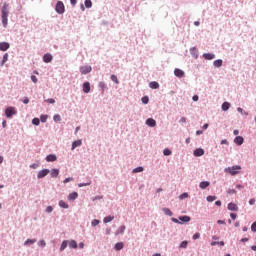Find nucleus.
<instances>
[{
    "label": "nucleus",
    "mask_w": 256,
    "mask_h": 256,
    "mask_svg": "<svg viewBox=\"0 0 256 256\" xmlns=\"http://www.w3.org/2000/svg\"><path fill=\"white\" fill-rule=\"evenodd\" d=\"M7 61H9V54H8V53H5V54L3 55V59H2L1 65H2V66L5 65V63H7Z\"/></svg>",
    "instance_id": "27"
},
{
    "label": "nucleus",
    "mask_w": 256,
    "mask_h": 256,
    "mask_svg": "<svg viewBox=\"0 0 256 256\" xmlns=\"http://www.w3.org/2000/svg\"><path fill=\"white\" fill-rule=\"evenodd\" d=\"M32 123H33V125H39L41 123V120H39V118H34L32 120Z\"/></svg>",
    "instance_id": "43"
},
{
    "label": "nucleus",
    "mask_w": 256,
    "mask_h": 256,
    "mask_svg": "<svg viewBox=\"0 0 256 256\" xmlns=\"http://www.w3.org/2000/svg\"><path fill=\"white\" fill-rule=\"evenodd\" d=\"M243 142H244V139H243V137H241V136H237V137L234 139V143H236V145H241Z\"/></svg>",
    "instance_id": "20"
},
{
    "label": "nucleus",
    "mask_w": 256,
    "mask_h": 256,
    "mask_svg": "<svg viewBox=\"0 0 256 256\" xmlns=\"http://www.w3.org/2000/svg\"><path fill=\"white\" fill-rule=\"evenodd\" d=\"M47 119H48V116H47V115H41V116H40V121H41L42 123H47Z\"/></svg>",
    "instance_id": "40"
},
{
    "label": "nucleus",
    "mask_w": 256,
    "mask_h": 256,
    "mask_svg": "<svg viewBox=\"0 0 256 256\" xmlns=\"http://www.w3.org/2000/svg\"><path fill=\"white\" fill-rule=\"evenodd\" d=\"M39 245H40V247H45V245H46L45 240H40Z\"/></svg>",
    "instance_id": "53"
},
{
    "label": "nucleus",
    "mask_w": 256,
    "mask_h": 256,
    "mask_svg": "<svg viewBox=\"0 0 256 256\" xmlns=\"http://www.w3.org/2000/svg\"><path fill=\"white\" fill-rule=\"evenodd\" d=\"M203 57H204V59L211 61V60L215 59V54L205 53V54H203Z\"/></svg>",
    "instance_id": "17"
},
{
    "label": "nucleus",
    "mask_w": 256,
    "mask_h": 256,
    "mask_svg": "<svg viewBox=\"0 0 256 256\" xmlns=\"http://www.w3.org/2000/svg\"><path fill=\"white\" fill-rule=\"evenodd\" d=\"M215 205H217V207H221V201L220 200L216 201Z\"/></svg>",
    "instance_id": "62"
},
{
    "label": "nucleus",
    "mask_w": 256,
    "mask_h": 256,
    "mask_svg": "<svg viewBox=\"0 0 256 256\" xmlns=\"http://www.w3.org/2000/svg\"><path fill=\"white\" fill-rule=\"evenodd\" d=\"M228 210L229 211H239V207L235 203H229L228 204Z\"/></svg>",
    "instance_id": "16"
},
{
    "label": "nucleus",
    "mask_w": 256,
    "mask_h": 256,
    "mask_svg": "<svg viewBox=\"0 0 256 256\" xmlns=\"http://www.w3.org/2000/svg\"><path fill=\"white\" fill-rule=\"evenodd\" d=\"M229 107H231V104L229 102H224L222 104V111H229Z\"/></svg>",
    "instance_id": "24"
},
{
    "label": "nucleus",
    "mask_w": 256,
    "mask_h": 256,
    "mask_svg": "<svg viewBox=\"0 0 256 256\" xmlns=\"http://www.w3.org/2000/svg\"><path fill=\"white\" fill-rule=\"evenodd\" d=\"M51 177H59V169H52L51 171Z\"/></svg>",
    "instance_id": "28"
},
{
    "label": "nucleus",
    "mask_w": 256,
    "mask_h": 256,
    "mask_svg": "<svg viewBox=\"0 0 256 256\" xmlns=\"http://www.w3.org/2000/svg\"><path fill=\"white\" fill-rule=\"evenodd\" d=\"M55 9L56 13H59L60 15H63V13H65V5L61 1L57 2Z\"/></svg>",
    "instance_id": "5"
},
{
    "label": "nucleus",
    "mask_w": 256,
    "mask_h": 256,
    "mask_svg": "<svg viewBox=\"0 0 256 256\" xmlns=\"http://www.w3.org/2000/svg\"><path fill=\"white\" fill-rule=\"evenodd\" d=\"M50 171L49 169H43L41 171L38 172V179H43V177H47V175H49Z\"/></svg>",
    "instance_id": "7"
},
{
    "label": "nucleus",
    "mask_w": 256,
    "mask_h": 256,
    "mask_svg": "<svg viewBox=\"0 0 256 256\" xmlns=\"http://www.w3.org/2000/svg\"><path fill=\"white\" fill-rule=\"evenodd\" d=\"M5 115L8 119H11V117H13V115H17V110H15V107H8L5 110Z\"/></svg>",
    "instance_id": "4"
},
{
    "label": "nucleus",
    "mask_w": 256,
    "mask_h": 256,
    "mask_svg": "<svg viewBox=\"0 0 256 256\" xmlns=\"http://www.w3.org/2000/svg\"><path fill=\"white\" fill-rule=\"evenodd\" d=\"M144 169L143 167L139 166L137 168H135L132 173H143Z\"/></svg>",
    "instance_id": "35"
},
{
    "label": "nucleus",
    "mask_w": 256,
    "mask_h": 256,
    "mask_svg": "<svg viewBox=\"0 0 256 256\" xmlns=\"http://www.w3.org/2000/svg\"><path fill=\"white\" fill-rule=\"evenodd\" d=\"M196 135H203V131L202 130H197Z\"/></svg>",
    "instance_id": "63"
},
{
    "label": "nucleus",
    "mask_w": 256,
    "mask_h": 256,
    "mask_svg": "<svg viewBox=\"0 0 256 256\" xmlns=\"http://www.w3.org/2000/svg\"><path fill=\"white\" fill-rule=\"evenodd\" d=\"M9 4L4 3L1 13H2V25L3 27H7L8 25V17H9Z\"/></svg>",
    "instance_id": "1"
},
{
    "label": "nucleus",
    "mask_w": 256,
    "mask_h": 256,
    "mask_svg": "<svg viewBox=\"0 0 256 256\" xmlns=\"http://www.w3.org/2000/svg\"><path fill=\"white\" fill-rule=\"evenodd\" d=\"M82 89L84 93H89L91 91V83L84 82L82 85Z\"/></svg>",
    "instance_id": "8"
},
{
    "label": "nucleus",
    "mask_w": 256,
    "mask_h": 256,
    "mask_svg": "<svg viewBox=\"0 0 256 256\" xmlns=\"http://www.w3.org/2000/svg\"><path fill=\"white\" fill-rule=\"evenodd\" d=\"M111 81L116 83V85H119V79H117V76L115 74L111 75Z\"/></svg>",
    "instance_id": "36"
},
{
    "label": "nucleus",
    "mask_w": 256,
    "mask_h": 256,
    "mask_svg": "<svg viewBox=\"0 0 256 256\" xmlns=\"http://www.w3.org/2000/svg\"><path fill=\"white\" fill-rule=\"evenodd\" d=\"M227 193H228V195H235V193H237V191L235 189H228Z\"/></svg>",
    "instance_id": "47"
},
{
    "label": "nucleus",
    "mask_w": 256,
    "mask_h": 256,
    "mask_svg": "<svg viewBox=\"0 0 256 256\" xmlns=\"http://www.w3.org/2000/svg\"><path fill=\"white\" fill-rule=\"evenodd\" d=\"M53 212V207L52 206H48L46 208V213H52Z\"/></svg>",
    "instance_id": "51"
},
{
    "label": "nucleus",
    "mask_w": 256,
    "mask_h": 256,
    "mask_svg": "<svg viewBox=\"0 0 256 256\" xmlns=\"http://www.w3.org/2000/svg\"><path fill=\"white\" fill-rule=\"evenodd\" d=\"M201 237V234L199 233V232H197V233H195L194 235H193V239L194 240H197V239H199Z\"/></svg>",
    "instance_id": "48"
},
{
    "label": "nucleus",
    "mask_w": 256,
    "mask_h": 256,
    "mask_svg": "<svg viewBox=\"0 0 256 256\" xmlns=\"http://www.w3.org/2000/svg\"><path fill=\"white\" fill-rule=\"evenodd\" d=\"M174 75L176 76V77H185V72L183 71V70H181V69H179V68H176L175 70H174Z\"/></svg>",
    "instance_id": "12"
},
{
    "label": "nucleus",
    "mask_w": 256,
    "mask_h": 256,
    "mask_svg": "<svg viewBox=\"0 0 256 256\" xmlns=\"http://www.w3.org/2000/svg\"><path fill=\"white\" fill-rule=\"evenodd\" d=\"M239 171H241L240 165H235L232 167L225 168V173H229L230 175H238Z\"/></svg>",
    "instance_id": "2"
},
{
    "label": "nucleus",
    "mask_w": 256,
    "mask_h": 256,
    "mask_svg": "<svg viewBox=\"0 0 256 256\" xmlns=\"http://www.w3.org/2000/svg\"><path fill=\"white\" fill-rule=\"evenodd\" d=\"M44 63H51L53 61V56L51 54H45L43 56Z\"/></svg>",
    "instance_id": "14"
},
{
    "label": "nucleus",
    "mask_w": 256,
    "mask_h": 256,
    "mask_svg": "<svg viewBox=\"0 0 256 256\" xmlns=\"http://www.w3.org/2000/svg\"><path fill=\"white\" fill-rule=\"evenodd\" d=\"M171 221H173V223H178V224H183V223H189V221H191V217L189 216H180L179 219L177 218H172Z\"/></svg>",
    "instance_id": "3"
},
{
    "label": "nucleus",
    "mask_w": 256,
    "mask_h": 256,
    "mask_svg": "<svg viewBox=\"0 0 256 256\" xmlns=\"http://www.w3.org/2000/svg\"><path fill=\"white\" fill-rule=\"evenodd\" d=\"M221 145H229V142L224 139V140L221 141Z\"/></svg>",
    "instance_id": "57"
},
{
    "label": "nucleus",
    "mask_w": 256,
    "mask_h": 256,
    "mask_svg": "<svg viewBox=\"0 0 256 256\" xmlns=\"http://www.w3.org/2000/svg\"><path fill=\"white\" fill-rule=\"evenodd\" d=\"M89 185H91V180H88V182H86V183H80V184H78V187H87V186H89Z\"/></svg>",
    "instance_id": "39"
},
{
    "label": "nucleus",
    "mask_w": 256,
    "mask_h": 256,
    "mask_svg": "<svg viewBox=\"0 0 256 256\" xmlns=\"http://www.w3.org/2000/svg\"><path fill=\"white\" fill-rule=\"evenodd\" d=\"M81 145H83V142L81 140H76L72 143V151H75V149H77V147H81Z\"/></svg>",
    "instance_id": "13"
},
{
    "label": "nucleus",
    "mask_w": 256,
    "mask_h": 256,
    "mask_svg": "<svg viewBox=\"0 0 256 256\" xmlns=\"http://www.w3.org/2000/svg\"><path fill=\"white\" fill-rule=\"evenodd\" d=\"M31 81H32L33 83H37V81H38L37 76L32 75V76H31Z\"/></svg>",
    "instance_id": "50"
},
{
    "label": "nucleus",
    "mask_w": 256,
    "mask_h": 256,
    "mask_svg": "<svg viewBox=\"0 0 256 256\" xmlns=\"http://www.w3.org/2000/svg\"><path fill=\"white\" fill-rule=\"evenodd\" d=\"M113 219H115L114 216H106L103 221H104V223H111V221H113Z\"/></svg>",
    "instance_id": "32"
},
{
    "label": "nucleus",
    "mask_w": 256,
    "mask_h": 256,
    "mask_svg": "<svg viewBox=\"0 0 256 256\" xmlns=\"http://www.w3.org/2000/svg\"><path fill=\"white\" fill-rule=\"evenodd\" d=\"M46 103H51V104H53V103H55V99L49 98V99L46 100Z\"/></svg>",
    "instance_id": "52"
},
{
    "label": "nucleus",
    "mask_w": 256,
    "mask_h": 256,
    "mask_svg": "<svg viewBox=\"0 0 256 256\" xmlns=\"http://www.w3.org/2000/svg\"><path fill=\"white\" fill-rule=\"evenodd\" d=\"M187 197H189V194L187 192H184L179 196V199H187Z\"/></svg>",
    "instance_id": "46"
},
{
    "label": "nucleus",
    "mask_w": 256,
    "mask_h": 256,
    "mask_svg": "<svg viewBox=\"0 0 256 256\" xmlns=\"http://www.w3.org/2000/svg\"><path fill=\"white\" fill-rule=\"evenodd\" d=\"M241 225V223L239 222V221H236L235 223H234V226L235 227H239Z\"/></svg>",
    "instance_id": "64"
},
{
    "label": "nucleus",
    "mask_w": 256,
    "mask_h": 256,
    "mask_svg": "<svg viewBox=\"0 0 256 256\" xmlns=\"http://www.w3.org/2000/svg\"><path fill=\"white\" fill-rule=\"evenodd\" d=\"M209 185H211V183L209 181H202L200 182V189H207V187H209Z\"/></svg>",
    "instance_id": "18"
},
{
    "label": "nucleus",
    "mask_w": 256,
    "mask_h": 256,
    "mask_svg": "<svg viewBox=\"0 0 256 256\" xmlns=\"http://www.w3.org/2000/svg\"><path fill=\"white\" fill-rule=\"evenodd\" d=\"M217 223H218V225H225V221H223V220H218Z\"/></svg>",
    "instance_id": "60"
},
{
    "label": "nucleus",
    "mask_w": 256,
    "mask_h": 256,
    "mask_svg": "<svg viewBox=\"0 0 256 256\" xmlns=\"http://www.w3.org/2000/svg\"><path fill=\"white\" fill-rule=\"evenodd\" d=\"M11 45L8 42H1L0 43V51H7Z\"/></svg>",
    "instance_id": "10"
},
{
    "label": "nucleus",
    "mask_w": 256,
    "mask_h": 256,
    "mask_svg": "<svg viewBox=\"0 0 256 256\" xmlns=\"http://www.w3.org/2000/svg\"><path fill=\"white\" fill-rule=\"evenodd\" d=\"M162 211H163V213H165L166 215H168V217H173V212L171 211V209H169V208H163Z\"/></svg>",
    "instance_id": "21"
},
{
    "label": "nucleus",
    "mask_w": 256,
    "mask_h": 256,
    "mask_svg": "<svg viewBox=\"0 0 256 256\" xmlns=\"http://www.w3.org/2000/svg\"><path fill=\"white\" fill-rule=\"evenodd\" d=\"M68 242L67 240H64L60 246V251H65L67 249Z\"/></svg>",
    "instance_id": "31"
},
{
    "label": "nucleus",
    "mask_w": 256,
    "mask_h": 256,
    "mask_svg": "<svg viewBox=\"0 0 256 256\" xmlns=\"http://www.w3.org/2000/svg\"><path fill=\"white\" fill-rule=\"evenodd\" d=\"M69 247L71 249H77V241H75V240L70 241L69 242Z\"/></svg>",
    "instance_id": "30"
},
{
    "label": "nucleus",
    "mask_w": 256,
    "mask_h": 256,
    "mask_svg": "<svg viewBox=\"0 0 256 256\" xmlns=\"http://www.w3.org/2000/svg\"><path fill=\"white\" fill-rule=\"evenodd\" d=\"M217 200V196H208L207 197V201L209 203H213V201H216Z\"/></svg>",
    "instance_id": "37"
},
{
    "label": "nucleus",
    "mask_w": 256,
    "mask_h": 256,
    "mask_svg": "<svg viewBox=\"0 0 256 256\" xmlns=\"http://www.w3.org/2000/svg\"><path fill=\"white\" fill-rule=\"evenodd\" d=\"M84 3L87 9H91V7H93V2H91V0H85Z\"/></svg>",
    "instance_id": "34"
},
{
    "label": "nucleus",
    "mask_w": 256,
    "mask_h": 256,
    "mask_svg": "<svg viewBox=\"0 0 256 256\" xmlns=\"http://www.w3.org/2000/svg\"><path fill=\"white\" fill-rule=\"evenodd\" d=\"M91 71H92L91 66H82V67H80V73L82 75H87L88 73H91Z\"/></svg>",
    "instance_id": "6"
},
{
    "label": "nucleus",
    "mask_w": 256,
    "mask_h": 256,
    "mask_svg": "<svg viewBox=\"0 0 256 256\" xmlns=\"http://www.w3.org/2000/svg\"><path fill=\"white\" fill-rule=\"evenodd\" d=\"M192 99H193V101H199V96L194 95Z\"/></svg>",
    "instance_id": "61"
},
{
    "label": "nucleus",
    "mask_w": 256,
    "mask_h": 256,
    "mask_svg": "<svg viewBox=\"0 0 256 256\" xmlns=\"http://www.w3.org/2000/svg\"><path fill=\"white\" fill-rule=\"evenodd\" d=\"M23 103H24L25 105H27V104L29 103V98L25 97L24 100H23Z\"/></svg>",
    "instance_id": "58"
},
{
    "label": "nucleus",
    "mask_w": 256,
    "mask_h": 256,
    "mask_svg": "<svg viewBox=\"0 0 256 256\" xmlns=\"http://www.w3.org/2000/svg\"><path fill=\"white\" fill-rule=\"evenodd\" d=\"M77 197H79V194L77 192H73V193L69 194L68 199H69V201H75V199H77Z\"/></svg>",
    "instance_id": "19"
},
{
    "label": "nucleus",
    "mask_w": 256,
    "mask_h": 256,
    "mask_svg": "<svg viewBox=\"0 0 256 256\" xmlns=\"http://www.w3.org/2000/svg\"><path fill=\"white\" fill-rule=\"evenodd\" d=\"M150 89H159V84L156 81L149 83Z\"/></svg>",
    "instance_id": "23"
},
{
    "label": "nucleus",
    "mask_w": 256,
    "mask_h": 256,
    "mask_svg": "<svg viewBox=\"0 0 256 256\" xmlns=\"http://www.w3.org/2000/svg\"><path fill=\"white\" fill-rule=\"evenodd\" d=\"M251 231H253V233H256V222H254V223L251 225Z\"/></svg>",
    "instance_id": "49"
},
{
    "label": "nucleus",
    "mask_w": 256,
    "mask_h": 256,
    "mask_svg": "<svg viewBox=\"0 0 256 256\" xmlns=\"http://www.w3.org/2000/svg\"><path fill=\"white\" fill-rule=\"evenodd\" d=\"M142 103H144V105H147V103H149V97L147 96L142 97Z\"/></svg>",
    "instance_id": "44"
},
{
    "label": "nucleus",
    "mask_w": 256,
    "mask_h": 256,
    "mask_svg": "<svg viewBox=\"0 0 256 256\" xmlns=\"http://www.w3.org/2000/svg\"><path fill=\"white\" fill-rule=\"evenodd\" d=\"M59 207H61L62 209H69V204H66L65 201L60 200L59 201Z\"/></svg>",
    "instance_id": "22"
},
{
    "label": "nucleus",
    "mask_w": 256,
    "mask_h": 256,
    "mask_svg": "<svg viewBox=\"0 0 256 256\" xmlns=\"http://www.w3.org/2000/svg\"><path fill=\"white\" fill-rule=\"evenodd\" d=\"M230 217H231V219H233V221H235V219H237V214L231 213Z\"/></svg>",
    "instance_id": "54"
},
{
    "label": "nucleus",
    "mask_w": 256,
    "mask_h": 256,
    "mask_svg": "<svg viewBox=\"0 0 256 256\" xmlns=\"http://www.w3.org/2000/svg\"><path fill=\"white\" fill-rule=\"evenodd\" d=\"M146 125H148V127H155L157 125V121L153 118H148L146 120Z\"/></svg>",
    "instance_id": "11"
},
{
    "label": "nucleus",
    "mask_w": 256,
    "mask_h": 256,
    "mask_svg": "<svg viewBox=\"0 0 256 256\" xmlns=\"http://www.w3.org/2000/svg\"><path fill=\"white\" fill-rule=\"evenodd\" d=\"M99 223H101L98 219H94L93 221H92V227H97V225H99Z\"/></svg>",
    "instance_id": "42"
},
{
    "label": "nucleus",
    "mask_w": 256,
    "mask_h": 256,
    "mask_svg": "<svg viewBox=\"0 0 256 256\" xmlns=\"http://www.w3.org/2000/svg\"><path fill=\"white\" fill-rule=\"evenodd\" d=\"M186 122H187V118L185 117L180 118L179 123H186Z\"/></svg>",
    "instance_id": "55"
},
{
    "label": "nucleus",
    "mask_w": 256,
    "mask_h": 256,
    "mask_svg": "<svg viewBox=\"0 0 256 256\" xmlns=\"http://www.w3.org/2000/svg\"><path fill=\"white\" fill-rule=\"evenodd\" d=\"M33 243H37V239H27L24 245H33Z\"/></svg>",
    "instance_id": "29"
},
{
    "label": "nucleus",
    "mask_w": 256,
    "mask_h": 256,
    "mask_svg": "<svg viewBox=\"0 0 256 256\" xmlns=\"http://www.w3.org/2000/svg\"><path fill=\"white\" fill-rule=\"evenodd\" d=\"M187 245H188V242L187 241H183V242H181L180 247L182 249H187Z\"/></svg>",
    "instance_id": "45"
},
{
    "label": "nucleus",
    "mask_w": 256,
    "mask_h": 256,
    "mask_svg": "<svg viewBox=\"0 0 256 256\" xmlns=\"http://www.w3.org/2000/svg\"><path fill=\"white\" fill-rule=\"evenodd\" d=\"M53 119H54L55 123H59V121H61V115L56 114V115H54Z\"/></svg>",
    "instance_id": "38"
},
{
    "label": "nucleus",
    "mask_w": 256,
    "mask_h": 256,
    "mask_svg": "<svg viewBox=\"0 0 256 256\" xmlns=\"http://www.w3.org/2000/svg\"><path fill=\"white\" fill-rule=\"evenodd\" d=\"M125 229V225L120 226L116 231V235H121V233H125Z\"/></svg>",
    "instance_id": "25"
},
{
    "label": "nucleus",
    "mask_w": 256,
    "mask_h": 256,
    "mask_svg": "<svg viewBox=\"0 0 256 256\" xmlns=\"http://www.w3.org/2000/svg\"><path fill=\"white\" fill-rule=\"evenodd\" d=\"M163 155H165L166 157H168L169 155H171V150H169L168 148L164 149Z\"/></svg>",
    "instance_id": "41"
},
{
    "label": "nucleus",
    "mask_w": 256,
    "mask_h": 256,
    "mask_svg": "<svg viewBox=\"0 0 256 256\" xmlns=\"http://www.w3.org/2000/svg\"><path fill=\"white\" fill-rule=\"evenodd\" d=\"M223 65V60L218 59L214 61V67H221Z\"/></svg>",
    "instance_id": "33"
},
{
    "label": "nucleus",
    "mask_w": 256,
    "mask_h": 256,
    "mask_svg": "<svg viewBox=\"0 0 256 256\" xmlns=\"http://www.w3.org/2000/svg\"><path fill=\"white\" fill-rule=\"evenodd\" d=\"M123 247H124L123 242H118L115 244L116 251H121V249H123Z\"/></svg>",
    "instance_id": "26"
},
{
    "label": "nucleus",
    "mask_w": 256,
    "mask_h": 256,
    "mask_svg": "<svg viewBox=\"0 0 256 256\" xmlns=\"http://www.w3.org/2000/svg\"><path fill=\"white\" fill-rule=\"evenodd\" d=\"M69 181H73V178H66V179H64V181H63V183H69Z\"/></svg>",
    "instance_id": "56"
},
{
    "label": "nucleus",
    "mask_w": 256,
    "mask_h": 256,
    "mask_svg": "<svg viewBox=\"0 0 256 256\" xmlns=\"http://www.w3.org/2000/svg\"><path fill=\"white\" fill-rule=\"evenodd\" d=\"M46 161H48V163H53L54 161H57V156L55 154H50L46 157Z\"/></svg>",
    "instance_id": "15"
},
{
    "label": "nucleus",
    "mask_w": 256,
    "mask_h": 256,
    "mask_svg": "<svg viewBox=\"0 0 256 256\" xmlns=\"http://www.w3.org/2000/svg\"><path fill=\"white\" fill-rule=\"evenodd\" d=\"M255 203V198L249 200V205H253Z\"/></svg>",
    "instance_id": "59"
},
{
    "label": "nucleus",
    "mask_w": 256,
    "mask_h": 256,
    "mask_svg": "<svg viewBox=\"0 0 256 256\" xmlns=\"http://www.w3.org/2000/svg\"><path fill=\"white\" fill-rule=\"evenodd\" d=\"M203 155H205V150H203L202 148H197L194 151V157H203Z\"/></svg>",
    "instance_id": "9"
}]
</instances>
